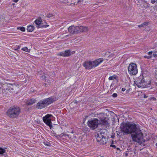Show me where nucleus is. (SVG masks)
Segmentation results:
<instances>
[{
    "label": "nucleus",
    "instance_id": "nucleus-6",
    "mask_svg": "<svg viewBox=\"0 0 157 157\" xmlns=\"http://www.w3.org/2000/svg\"><path fill=\"white\" fill-rule=\"evenodd\" d=\"M128 72L131 75H135L138 73L136 65L134 63H130L128 67Z\"/></svg>",
    "mask_w": 157,
    "mask_h": 157
},
{
    "label": "nucleus",
    "instance_id": "nucleus-32",
    "mask_svg": "<svg viewBox=\"0 0 157 157\" xmlns=\"http://www.w3.org/2000/svg\"><path fill=\"white\" fill-rule=\"evenodd\" d=\"M110 147H112L114 148H116V146L115 145H110Z\"/></svg>",
    "mask_w": 157,
    "mask_h": 157
},
{
    "label": "nucleus",
    "instance_id": "nucleus-14",
    "mask_svg": "<svg viewBox=\"0 0 157 157\" xmlns=\"http://www.w3.org/2000/svg\"><path fill=\"white\" fill-rule=\"evenodd\" d=\"M36 101L35 99L32 98L27 101V104L28 105H31L35 103L36 102Z\"/></svg>",
    "mask_w": 157,
    "mask_h": 157
},
{
    "label": "nucleus",
    "instance_id": "nucleus-33",
    "mask_svg": "<svg viewBox=\"0 0 157 157\" xmlns=\"http://www.w3.org/2000/svg\"><path fill=\"white\" fill-rule=\"evenodd\" d=\"M128 152L127 151H126L125 154V156H127L128 155Z\"/></svg>",
    "mask_w": 157,
    "mask_h": 157
},
{
    "label": "nucleus",
    "instance_id": "nucleus-36",
    "mask_svg": "<svg viewBox=\"0 0 157 157\" xmlns=\"http://www.w3.org/2000/svg\"><path fill=\"white\" fill-rule=\"evenodd\" d=\"M19 0H13V1L15 2H17Z\"/></svg>",
    "mask_w": 157,
    "mask_h": 157
},
{
    "label": "nucleus",
    "instance_id": "nucleus-38",
    "mask_svg": "<svg viewBox=\"0 0 157 157\" xmlns=\"http://www.w3.org/2000/svg\"><path fill=\"white\" fill-rule=\"evenodd\" d=\"M19 48V47H18V48H16V49H14V50H15V51H18V48Z\"/></svg>",
    "mask_w": 157,
    "mask_h": 157
},
{
    "label": "nucleus",
    "instance_id": "nucleus-42",
    "mask_svg": "<svg viewBox=\"0 0 157 157\" xmlns=\"http://www.w3.org/2000/svg\"><path fill=\"white\" fill-rule=\"evenodd\" d=\"M144 98H146L147 97L145 95H144Z\"/></svg>",
    "mask_w": 157,
    "mask_h": 157
},
{
    "label": "nucleus",
    "instance_id": "nucleus-19",
    "mask_svg": "<svg viewBox=\"0 0 157 157\" xmlns=\"http://www.w3.org/2000/svg\"><path fill=\"white\" fill-rule=\"evenodd\" d=\"M61 137H63V136H64V137H65L66 136H67L69 138H71V137H70V136H69V135H68V134H65L63 133H61V134H60L59 135Z\"/></svg>",
    "mask_w": 157,
    "mask_h": 157
},
{
    "label": "nucleus",
    "instance_id": "nucleus-3",
    "mask_svg": "<svg viewBox=\"0 0 157 157\" xmlns=\"http://www.w3.org/2000/svg\"><path fill=\"white\" fill-rule=\"evenodd\" d=\"M103 61L102 58H100L93 61H87L83 63V65L86 69H90L98 66Z\"/></svg>",
    "mask_w": 157,
    "mask_h": 157
},
{
    "label": "nucleus",
    "instance_id": "nucleus-35",
    "mask_svg": "<svg viewBox=\"0 0 157 157\" xmlns=\"http://www.w3.org/2000/svg\"><path fill=\"white\" fill-rule=\"evenodd\" d=\"M138 27H143L142 25V24H141V25H138Z\"/></svg>",
    "mask_w": 157,
    "mask_h": 157
},
{
    "label": "nucleus",
    "instance_id": "nucleus-44",
    "mask_svg": "<svg viewBox=\"0 0 157 157\" xmlns=\"http://www.w3.org/2000/svg\"><path fill=\"white\" fill-rule=\"evenodd\" d=\"M47 146H48V144H47Z\"/></svg>",
    "mask_w": 157,
    "mask_h": 157
},
{
    "label": "nucleus",
    "instance_id": "nucleus-2",
    "mask_svg": "<svg viewBox=\"0 0 157 157\" xmlns=\"http://www.w3.org/2000/svg\"><path fill=\"white\" fill-rule=\"evenodd\" d=\"M21 112L20 109L19 107L13 106L10 107L7 110L6 114L9 117L15 119L18 117Z\"/></svg>",
    "mask_w": 157,
    "mask_h": 157
},
{
    "label": "nucleus",
    "instance_id": "nucleus-40",
    "mask_svg": "<svg viewBox=\"0 0 157 157\" xmlns=\"http://www.w3.org/2000/svg\"><path fill=\"white\" fill-rule=\"evenodd\" d=\"M78 102V101H75V103H77Z\"/></svg>",
    "mask_w": 157,
    "mask_h": 157
},
{
    "label": "nucleus",
    "instance_id": "nucleus-12",
    "mask_svg": "<svg viewBox=\"0 0 157 157\" xmlns=\"http://www.w3.org/2000/svg\"><path fill=\"white\" fill-rule=\"evenodd\" d=\"M58 55L63 57H68L71 55V51L70 50H67L59 53Z\"/></svg>",
    "mask_w": 157,
    "mask_h": 157
},
{
    "label": "nucleus",
    "instance_id": "nucleus-46",
    "mask_svg": "<svg viewBox=\"0 0 157 157\" xmlns=\"http://www.w3.org/2000/svg\"><path fill=\"white\" fill-rule=\"evenodd\" d=\"M156 2H157V0H156Z\"/></svg>",
    "mask_w": 157,
    "mask_h": 157
},
{
    "label": "nucleus",
    "instance_id": "nucleus-8",
    "mask_svg": "<svg viewBox=\"0 0 157 157\" xmlns=\"http://www.w3.org/2000/svg\"><path fill=\"white\" fill-rule=\"evenodd\" d=\"M68 30L69 32L70 33V35H66V37L71 36L72 35L77 34L79 33L78 26H74L72 25L68 28Z\"/></svg>",
    "mask_w": 157,
    "mask_h": 157
},
{
    "label": "nucleus",
    "instance_id": "nucleus-27",
    "mask_svg": "<svg viewBox=\"0 0 157 157\" xmlns=\"http://www.w3.org/2000/svg\"><path fill=\"white\" fill-rule=\"evenodd\" d=\"M157 0H151V3L152 4L155 3L156 2Z\"/></svg>",
    "mask_w": 157,
    "mask_h": 157
},
{
    "label": "nucleus",
    "instance_id": "nucleus-24",
    "mask_svg": "<svg viewBox=\"0 0 157 157\" xmlns=\"http://www.w3.org/2000/svg\"><path fill=\"white\" fill-rule=\"evenodd\" d=\"M144 58H147V59H149L151 58L152 56H144Z\"/></svg>",
    "mask_w": 157,
    "mask_h": 157
},
{
    "label": "nucleus",
    "instance_id": "nucleus-17",
    "mask_svg": "<svg viewBox=\"0 0 157 157\" xmlns=\"http://www.w3.org/2000/svg\"><path fill=\"white\" fill-rule=\"evenodd\" d=\"M105 133V130L104 129H101L98 132L97 135H100V134L103 135L102 134Z\"/></svg>",
    "mask_w": 157,
    "mask_h": 157
},
{
    "label": "nucleus",
    "instance_id": "nucleus-15",
    "mask_svg": "<svg viewBox=\"0 0 157 157\" xmlns=\"http://www.w3.org/2000/svg\"><path fill=\"white\" fill-rule=\"evenodd\" d=\"M34 29V27L32 25H30L27 28V30L29 32H31L33 31Z\"/></svg>",
    "mask_w": 157,
    "mask_h": 157
},
{
    "label": "nucleus",
    "instance_id": "nucleus-13",
    "mask_svg": "<svg viewBox=\"0 0 157 157\" xmlns=\"http://www.w3.org/2000/svg\"><path fill=\"white\" fill-rule=\"evenodd\" d=\"M79 33L82 32L86 31L88 30V27L86 26H78Z\"/></svg>",
    "mask_w": 157,
    "mask_h": 157
},
{
    "label": "nucleus",
    "instance_id": "nucleus-25",
    "mask_svg": "<svg viewBox=\"0 0 157 157\" xmlns=\"http://www.w3.org/2000/svg\"><path fill=\"white\" fill-rule=\"evenodd\" d=\"M142 24V25L143 26H147V25H148V23L147 22H145L144 23H143Z\"/></svg>",
    "mask_w": 157,
    "mask_h": 157
},
{
    "label": "nucleus",
    "instance_id": "nucleus-34",
    "mask_svg": "<svg viewBox=\"0 0 157 157\" xmlns=\"http://www.w3.org/2000/svg\"><path fill=\"white\" fill-rule=\"evenodd\" d=\"M155 75V78H156L157 79V71H156Z\"/></svg>",
    "mask_w": 157,
    "mask_h": 157
},
{
    "label": "nucleus",
    "instance_id": "nucleus-41",
    "mask_svg": "<svg viewBox=\"0 0 157 157\" xmlns=\"http://www.w3.org/2000/svg\"><path fill=\"white\" fill-rule=\"evenodd\" d=\"M46 26H47V25H46V26H44V25L43 26L41 25V26L42 27H46Z\"/></svg>",
    "mask_w": 157,
    "mask_h": 157
},
{
    "label": "nucleus",
    "instance_id": "nucleus-1",
    "mask_svg": "<svg viewBox=\"0 0 157 157\" xmlns=\"http://www.w3.org/2000/svg\"><path fill=\"white\" fill-rule=\"evenodd\" d=\"M121 128L123 132L131 134L133 141L141 143L143 141V134L138 125L135 124H126Z\"/></svg>",
    "mask_w": 157,
    "mask_h": 157
},
{
    "label": "nucleus",
    "instance_id": "nucleus-20",
    "mask_svg": "<svg viewBox=\"0 0 157 157\" xmlns=\"http://www.w3.org/2000/svg\"><path fill=\"white\" fill-rule=\"evenodd\" d=\"M22 50L27 52H29L30 51V49H29L27 47H25L23 48Z\"/></svg>",
    "mask_w": 157,
    "mask_h": 157
},
{
    "label": "nucleus",
    "instance_id": "nucleus-30",
    "mask_svg": "<svg viewBox=\"0 0 157 157\" xmlns=\"http://www.w3.org/2000/svg\"><path fill=\"white\" fill-rule=\"evenodd\" d=\"M153 52H152V51L149 52L148 53V54L149 55H150V56L152 54V53Z\"/></svg>",
    "mask_w": 157,
    "mask_h": 157
},
{
    "label": "nucleus",
    "instance_id": "nucleus-21",
    "mask_svg": "<svg viewBox=\"0 0 157 157\" xmlns=\"http://www.w3.org/2000/svg\"><path fill=\"white\" fill-rule=\"evenodd\" d=\"M17 29H20L21 31L24 32L25 31V28L24 27H18L17 28Z\"/></svg>",
    "mask_w": 157,
    "mask_h": 157
},
{
    "label": "nucleus",
    "instance_id": "nucleus-45",
    "mask_svg": "<svg viewBox=\"0 0 157 157\" xmlns=\"http://www.w3.org/2000/svg\"><path fill=\"white\" fill-rule=\"evenodd\" d=\"M5 90V89H4V90Z\"/></svg>",
    "mask_w": 157,
    "mask_h": 157
},
{
    "label": "nucleus",
    "instance_id": "nucleus-39",
    "mask_svg": "<svg viewBox=\"0 0 157 157\" xmlns=\"http://www.w3.org/2000/svg\"><path fill=\"white\" fill-rule=\"evenodd\" d=\"M153 56H154L155 57L156 56V55L155 54H153Z\"/></svg>",
    "mask_w": 157,
    "mask_h": 157
},
{
    "label": "nucleus",
    "instance_id": "nucleus-31",
    "mask_svg": "<svg viewBox=\"0 0 157 157\" xmlns=\"http://www.w3.org/2000/svg\"><path fill=\"white\" fill-rule=\"evenodd\" d=\"M10 90V88L9 87H8V88H6V91L7 92H8L7 91H9V90Z\"/></svg>",
    "mask_w": 157,
    "mask_h": 157
},
{
    "label": "nucleus",
    "instance_id": "nucleus-28",
    "mask_svg": "<svg viewBox=\"0 0 157 157\" xmlns=\"http://www.w3.org/2000/svg\"><path fill=\"white\" fill-rule=\"evenodd\" d=\"M60 1L63 3H66L68 0H60Z\"/></svg>",
    "mask_w": 157,
    "mask_h": 157
},
{
    "label": "nucleus",
    "instance_id": "nucleus-9",
    "mask_svg": "<svg viewBox=\"0 0 157 157\" xmlns=\"http://www.w3.org/2000/svg\"><path fill=\"white\" fill-rule=\"evenodd\" d=\"M52 115L51 114H47L43 117V121L44 122L46 123V124L49 126L50 128L52 127V122L51 119L49 118L52 117Z\"/></svg>",
    "mask_w": 157,
    "mask_h": 157
},
{
    "label": "nucleus",
    "instance_id": "nucleus-26",
    "mask_svg": "<svg viewBox=\"0 0 157 157\" xmlns=\"http://www.w3.org/2000/svg\"><path fill=\"white\" fill-rule=\"evenodd\" d=\"M117 96V94L116 93H114L112 95V96L114 98H116Z\"/></svg>",
    "mask_w": 157,
    "mask_h": 157
},
{
    "label": "nucleus",
    "instance_id": "nucleus-18",
    "mask_svg": "<svg viewBox=\"0 0 157 157\" xmlns=\"http://www.w3.org/2000/svg\"><path fill=\"white\" fill-rule=\"evenodd\" d=\"M41 22V19H36L35 21V23L38 25H40Z\"/></svg>",
    "mask_w": 157,
    "mask_h": 157
},
{
    "label": "nucleus",
    "instance_id": "nucleus-7",
    "mask_svg": "<svg viewBox=\"0 0 157 157\" xmlns=\"http://www.w3.org/2000/svg\"><path fill=\"white\" fill-rule=\"evenodd\" d=\"M98 121L99 120L96 118L90 120L88 122V125L92 129L94 130L98 127Z\"/></svg>",
    "mask_w": 157,
    "mask_h": 157
},
{
    "label": "nucleus",
    "instance_id": "nucleus-23",
    "mask_svg": "<svg viewBox=\"0 0 157 157\" xmlns=\"http://www.w3.org/2000/svg\"><path fill=\"white\" fill-rule=\"evenodd\" d=\"M83 0H78L77 3L78 4H82Z\"/></svg>",
    "mask_w": 157,
    "mask_h": 157
},
{
    "label": "nucleus",
    "instance_id": "nucleus-43",
    "mask_svg": "<svg viewBox=\"0 0 157 157\" xmlns=\"http://www.w3.org/2000/svg\"><path fill=\"white\" fill-rule=\"evenodd\" d=\"M74 133L73 131H72L71 132V133Z\"/></svg>",
    "mask_w": 157,
    "mask_h": 157
},
{
    "label": "nucleus",
    "instance_id": "nucleus-29",
    "mask_svg": "<svg viewBox=\"0 0 157 157\" xmlns=\"http://www.w3.org/2000/svg\"><path fill=\"white\" fill-rule=\"evenodd\" d=\"M52 15L50 14H48L47 15V17H52Z\"/></svg>",
    "mask_w": 157,
    "mask_h": 157
},
{
    "label": "nucleus",
    "instance_id": "nucleus-10",
    "mask_svg": "<svg viewBox=\"0 0 157 157\" xmlns=\"http://www.w3.org/2000/svg\"><path fill=\"white\" fill-rule=\"evenodd\" d=\"M100 116L103 117H100L99 118L100 120H99V122L101 121V122H99V123L101 124V125L104 126V127L106 128H107V126H109V124L107 120L104 119V114L102 113H100L99 116V117Z\"/></svg>",
    "mask_w": 157,
    "mask_h": 157
},
{
    "label": "nucleus",
    "instance_id": "nucleus-22",
    "mask_svg": "<svg viewBox=\"0 0 157 157\" xmlns=\"http://www.w3.org/2000/svg\"><path fill=\"white\" fill-rule=\"evenodd\" d=\"M116 78V77L115 75H113V76H111L109 77V80H113Z\"/></svg>",
    "mask_w": 157,
    "mask_h": 157
},
{
    "label": "nucleus",
    "instance_id": "nucleus-5",
    "mask_svg": "<svg viewBox=\"0 0 157 157\" xmlns=\"http://www.w3.org/2000/svg\"><path fill=\"white\" fill-rule=\"evenodd\" d=\"M135 84L137 87L139 88H144L150 86V84L147 83L144 79V78H142L141 77L138 78V80L135 82Z\"/></svg>",
    "mask_w": 157,
    "mask_h": 157
},
{
    "label": "nucleus",
    "instance_id": "nucleus-16",
    "mask_svg": "<svg viewBox=\"0 0 157 157\" xmlns=\"http://www.w3.org/2000/svg\"><path fill=\"white\" fill-rule=\"evenodd\" d=\"M6 148H2L0 147V154L1 155H2L3 154L6 152Z\"/></svg>",
    "mask_w": 157,
    "mask_h": 157
},
{
    "label": "nucleus",
    "instance_id": "nucleus-11",
    "mask_svg": "<svg viewBox=\"0 0 157 157\" xmlns=\"http://www.w3.org/2000/svg\"><path fill=\"white\" fill-rule=\"evenodd\" d=\"M96 140L97 142L100 144H106V143L105 137L103 136V135H97Z\"/></svg>",
    "mask_w": 157,
    "mask_h": 157
},
{
    "label": "nucleus",
    "instance_id": "nucleus-4",
    "mask_svg": "<svg viewBox=\"0 0 157 157\" xmlns=\"http://www.w3.org/2000/svg\"><path fill=\"white\" fill-rule=\"evenodd\" d=\"M56 101L55 98H53L52 97L46 98L43 101H40L36 104V107L39 109H41L45 107L47 105L51 104Z\"/></svg>",
    "mask_w": 157,
    "mask_h": 157
},
{
    "label": "nucleus",
    "instance_id": "nucleus-37",
    "mask_svg": "<svg viewBox=\"0 0 157 157\" xmlns=\"http://www.w3.org/2000/svg\"><path fill=\"white\" fill-rule=\"evenodd\" d=\"M125 90V88H122V90L123 91H124Z\"/></svg>",
    "mask_w": 157,
    "mask_h": 157
}]
</instances>
